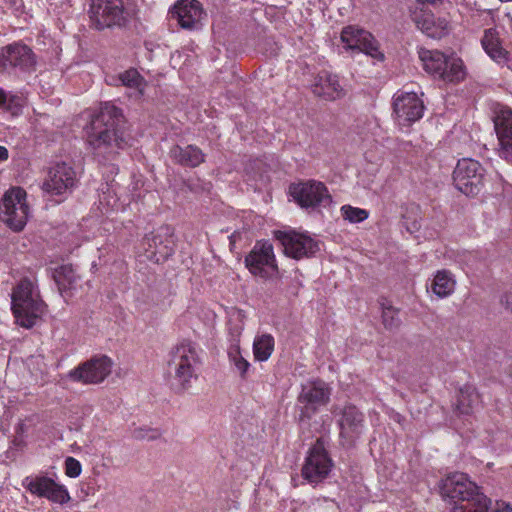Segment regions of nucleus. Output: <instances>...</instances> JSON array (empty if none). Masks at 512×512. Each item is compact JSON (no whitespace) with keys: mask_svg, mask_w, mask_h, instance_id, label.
<instances>
[{"mask_svg":"<svg viewBox=\"0 0 512 512\" xmlns=\"http://www.w3.org/2000/svg\"><path fill=\"white\" fill-rule=\"evenodd\" d=\"M122 122L121 110L112 103H104L86 131L87 143L95 156L111 160L118 149L124 148L126 142L119 128Z\"/></svg>","mask_w":512,"mask_h":512,"instance_id":"nucleus-1","label":"nucleus"},{"mask_svg":"<svg viewBox=\"0 0 512 512\" xmlns=\"http://www.w3.org/2000/svg\"><path fill=\"white\" fill-rule=\"evenodd\" d=\"M441 495L452 507V512H478L483 509L487 497L464 473H454L443 480Z\"/></svg>","mask_w":512,"mask_h":512,"instance_id":"nucleus-2","label":"nucleus"},{"mask_svg":"<svg viewBox=\"0 0 512 512\" xmlns=\"http://www.w3.org/2000/svg\"><path fill=\"white\" fill-rule=\"evenodd\" d=\"M11 300L16 323L24 328H32L46 312L35 279L22 278L13 288Z\"/></svg>","mask_w":512,"mask_h":512,"instance_id":"nucleus-3","label":"nucleus"},{"mask_svg":"<svg viewBox=\"0 0 512 512\" xmlns=\"http://www.w3.org/2000/svg\"><path fill=\"white\" fill-rule=\"evenodd\" d=\"M88 13L98 31L122 28L136 15V5L132 0H91Z\"/></svg>","mask_w":512,"mask_h":512,"instance_id":"nucleus-4","label":"nucleus"},{"mask_svg":"<svg viewBox=\"0 0 512 512\" xmlns=\"http://www.w3.org/2000/svg\"><path fill=\"white\" fill-rule=\"evenodd\" d=\"M198 363L196 345L190 341H183L171 350L168 365L173 372L172 386L176 392L183 393L191 387L192 379L197 378L195 367Z\"/></svg>","mask_w":512,"mask_h":512,"instance_id":"nucleus-5","label":"nucleus"},{"mask_svg":"<svg viewBox=\"0 0 512 512\" xmlns=\"http://www.w3.org/2000/svg\"><path fill=\"white\" fill-rule=\"evenodd\" d=\"M331 394V387L321 379L302 384L297 396L298 421L300 423L309 422L321 408L330 402Z\"/></svg>","mask_w":512,"mask_h":512,"instance_id":"nucleus-6","label":"nucleus"},{"mask_svg":"<svg viewBox=\"0 0 512 512\" xmlns=\"http://www.w3.org/2000/svg\"><path fill=\"white\" fill-rule=\"evenodd\" d=\"M418 56L426 72L446 82H459L464 78L463 63L457 58H448L438 50L420 48Z\"/></svg>","mask_w":512,"mask_h":512,"instance_id":"nucleus-7","label":"nucleus"},{"mask_svg":"<svg viewBox=\"0 0 512 512\" xmlns=\"http://www.w3.org/2000/svg\"><path fill=\"white\" fill-rule=\"evenodd\" d=\"M245 265L254 276L263 279L280 278L273 245L267 241H258L245 257Z\"/></svg>","mask_w":512,"mask_h":512,"instance_id":"nucleus-8","label":"nucleus"},{"mask_svg":"<svg viewBox=\"0 0 512 512\" xmlns=\"http://www.w3.org/2000/svg\"><path fill=\"white\" fill-rule=\"evenodd\" d=\"M29 207L26 192L22 188H13L6 192L0 204V218L11 229L20 231L26 225Z\"/></svg>","mask_w":512,"mask_h":512,"instance_id":"nucleus-9","label":"nucleus"},{"mask_svg":"<svg viewBox=\"0 0 512 512\" xmlns=\"http://www.w3.org/2000/svg\"><path fill=\"white\" fill-rule=\"evenodd\" d=\"M485 169L471 158L458 161L453 171V183L466 196L477 195L484 186Z\"/></svg>","mask_w":512,"mask_h":512,"instance_id":"nucleus-10","label":"nucleus"},{"mask_svg":"<svg viewBox=\"0 0 512 512\" xmlns=\"http://www.w3.org/2000/svg\"><path fill=\"white\" fill-rule=\"evenodd\" d=\"M36 56L32 49L20 42L9 44L0 50V71L30 73L36 69Z\"/></svg>","mask_w":512,"mask_h":512,"instance_id":"nucleus-11","label":"nucleus"},{"mask_svg":"<svg viewBox=\"0 0 512 512\" xmlns=\"http://www.w3.org/2000/svg\"><path fill=\"white\" fill-rule=\"evenodd\" d=\"M290 193L294 200L305 209L326 207L332 201L327 187L322 182L315 180L292 184Z\"/></svg>","mask_w":512,"mask_h":512,"instance_id":"nucleus-12","label":"nucleus"},{"mask_svg":"<svg viewBox=\"0 0 512 512\" xmlns=\"http://www.w3.org/2000/svg\"><path fill=\"white\" fill-rule=\"evenodd\" d=\"M332 460L324 447L322 439H317L310 448L302 467V476L310 483H319L330 473Z\"/></svg>","mask_w":512,"mask_h":512,"instance_id":"nucleus-13","label":"nucleus"},{"mask_svg":"<svg viewBox=\"0 0 512 512\" xmlns=\"http://www.w3.org/2000/svg\"><path fill=\"white\" fill-rule=\"evenodd\" d=\"M77 184V174L74 168L60 162L52 166L42 184V189L49 195L60 196L71 193Z\"/></svg>","mask_w":512,"mask_h":512,"instance_id":"nucleus-14","label":"nucleus"},{"mask_svg":"<svg viewBox=\"0 0 512 512\" xmlns=\"http://www.w3.org/2000/svg\"><path fill=\"white\" fill-rule=\"evenodd\" d=\"M22 485L32 495L46 498L57 504L63 505L70 500L69 492L65 486L44 475L27 476L24 478Z\"/></svg>","mask_w":512,"mask_h":512,"instance_id":"nucleus-15","label":"nucleus"},{"mask_svg":"<svg viewBox=\"0 0 512 512\" xmlns=\"http://www.w3.org/2000/svg\"><path fill=\"white\" fill-rule=\"evenodd\" d=\"M333 413L339 415V436L344 444L353 445L364 430V414L353 404L342 408L335 407Z\"/></svg>","mask_w":512,"mask_h":512,"instance_id":"nucleus-16","label":"nucleus"},{"mask_svg":"<svg viewBox=\"0 0 512 512\" xmlns=\"http://www.w3.org/2000/svg\"><path fill=\"white\" fill-rule=\"evenodd\" d=\"M275 237L283 246L284 253L294 259L311 257L319 250L318 242L305 233L276 231Z\"/></svg>","mask_w":512,"mask_h":512,"instance_id":"nucleus-17","label":"nucleus"},{"mask_svg":"<svg viewBox=\"0 0 512 512\" xmlns=\"http://www.w3.org/2000/svg\"><path fill=\"white\" fill-rule=\"evenodd\" d=\"M112 361L107 356L93 357L72 369L68 376L75 382L83 384H98L103 382L111 373Z\"/></svg>","mask_w":512,"mask_h":512,"instance_id":"nucleus-18","label":"nucleus"},{"mask_svg":"<svg viewBox=\"0 0 512 512\" xmlns=\"http://www.w3.org/2000/svg\"><path fill=\"white\" fill-rule=\"evenodd\" d=\"M341 41L347 49L358 50L378 60H384V54L379 49V43L368 31L354 26H347L341 32Z\"/></svg>","mask_w":512,"mask_h":512,"instance_id":"nucleus-19","label":"nucleus"},{"mask_svg":"<svg viewBox=\"0 0 512 512\" xmlns=\"http://www.w3.org/2000/svg\"><path fill=\"white\" fill-rule=\"evenodd\" d=\"M394 113L400 125L407 126L423 116L424 104L414 92H402L394 97Z\"/></svg>","mask_w":512,"mask_h":512,"instance_id":"nucleus-20","label":"nucleus"},{"mask_svg":"<svg viewBox=\"0 0 512 512\" xmlns=\"http://www.w3.org/2000/svg\"><path fill=\"white\" fill-rule=\"evenodd\" d=\"M169 14L172 19L177 20L181 28L192 30L199 25L204 11L198 0H179Z\"/></svg>","mask_w":512,"mask_h":512,"instance_id":"nucleus-21","label":"nucleus"},{"mask_svg":"<svg viewBox=\"0 0 512 512\" xmlns=\"http://www.w3.org/2000/svg\"><path fill=\"white\" fill-rule=\"evenodd\" d=\"M494 127L499 141V155L512 162V111L500 109L494 118Z\"/></svg>","mask_w":512,"mask_h":512,"instance_id":"nucleus-22","label":"nucleus"},{"mask_svg":"<svg viewBox=\"0 0 512 512\" xmlns=\"http://www.w3.org/2000/svg\"><path fill=\"white\" fill-rule=\"evenodd\" d=\"M416 26L428 37L440 39L450 31V22L446 17L436 16L428 11L415 14Z\"/></svg>","mask_w":512,"mask_h":512,"instance_id":"nucleus-23","label":"nucleus"},{"mask_svg":"<svg viewBox=\"0 0 512 512\" xmlns=\"http://www.w3.org/2000/svg\"><path fill=\"white\" fill-rule=\"evenodd\" d=\"M148 257L156 262L166 259L173 251V240L168 229L165 233L147 235L143 241Z\"/></svg>","mask_w":512,"mask_h":512,"instance_id":"nucleus-24","label":"nucleus"},{"mask_svg":"<svg viewBox=\"0 0 512 512\" xmlns=\"http://www.w3.org/2000/svg\"><path fill=\"white\" fill-rule=\"evenodd\" d=\"M312 89L316 96L323 97L326 100H335L344 94L338 77L327 71L318 74Z\"/></svg>","mask_w":512,"mask_h":512,"instance_id":"nucleus-25","label":"nucleus"},{"mask_svg":"<svg viewBox=\"0 0 512 512\" xmlns=\"http://www.w3.org/2000/svg\"><path fill=\"white\" fill-rule=\"evenodd\" d=\"M170 156L175 163L188 167H197L205 161V154L195 145H175L170 150Z\"/></svg>","mask_w":512,"mask_h":512,"instance_id":"nucleus-26","label":"nucleus"},{"mask_svg":"<svg viewBox=\"0 0 512 512\" xmlns=\"http://www.w3.org/2000/svg\"><path fill=\"white\" fill-rule=\"evenodd\" d=\"M480 404V395L475 387L465 385L460 389L456 404V410L459 414L470 415L480 407Z\"/></svg>","mask_w":512,"mask_h":512,"instance_id":"nucleus-27","label":"nucleus"},{"mask_svg":"<svg viewBox=\"0 0 512 512\" xmlns=\"http://www.w3.org/2000/svg\"><path fill=\"white\" fill-rule=\"evenodd\" d=\"M110 84L125 86L134 91V95L137 98L143 96L145 88L147 86L146 80L140 75V73L134 69H128L123 73H120L117 78H113V82Z\"/></svg>","mask_w":512,"mask_h":512,"instance_id":"nucleus-28","label":"nucleus"},{"mask_svg":"<svg viewBox=\"0 0 512 512\" xmlns=\"http://www.w3.org/2000/svg\"><path fill=\"white\" fill-rule=\"evenodd\" d=\"M485 52L496 62L504 58L505 49L501 46L498 33L494 29H486L481 39Z\"/></svg>","mask_w":512,"mask_h":512,"instance_id":"nucleus-29","label":"nucleus"},{"mask_svg":"<svg viewBox=\"0 0 512 512\" xmlns=\"http://www.w3.org/2000/svg\"><path fill=\"white\" fill-rule=\"evenodd\" d=\"M456 281L451 272L447 270L438 271L431 284L432 291L440 298L453 293Z\"/></svg>","mask_w":512,"mask_h":512,"instance_id":"nucleus-30","label":"nucleus"},{"mask_svg":"<svg viewBox=\"0 0 512 512\" xmlns=\"http://www.w3.org/2000/svg\"><path fill=\"white\" fill-rule=\"evenodd\" d=\"M54 280L60 293L63 295L71 290L77 281V275L69 265H63L54 272Z\"/></svg>","mask_w":512,"mask_h":512,"instance_id":"nucleus-31","label":"nucleus"},{"mask_svg":"<svg viewBox=\"0 0 512 512\" xmlns=\"http://www.w3.org/2000/svg\"><path fill=\"white\" fill-rule=\"evenodd\" d=\"M274 350V338L270 334H263L254 339L253 353L258 361H266Z\"/></svg>","mask_w":512,"mask_h":512,"instance_id":"nucleus-32","label":"nucleus"},{"mask_svg":"<svg viewBox=\"0 0 512 512\" xmlns=\"http://www.w3.org/2000/svg\"><path fill=\"white\" fill-rule=\"evenodd\" d=\"M230 363L234 366L240 378L245 380L250 368V363L242 356L238 345H233L228 351Z\"/></svg>","mask_w":512,"mask_h":512,"instance_id":"nucleus-33","label":"nucleus"},{"mask_svg":"<svg viewBox=\"0 0 512 512\" xmlns=\"http://www.w3.org/2000/svg\"><path fill=\"white\" fill-rule=\"evenodd\" d=\"M341 214L345 220H348L351 223H360L366 220L369 216L367 210L358 207H352L350 205L342 206Z\"/></svg>","mask_w":512,"mask_h":512,"instance_id":"nucleus-34","label":"nucleus"},{"mask_svg":"<svg viewBox=\"0 0 512 512\" xmlns=\"http://www.w3.org/2000/svg\"><path fill=\"white\" fill-rule=\"evenodd\" d=\"M382 322L387 330H397L401 325V320L398 316V310L392 306L383 307Z\"/></svg>","mask_w":512,"mask_h":512,"instance_id":"nucleus-35","label":"nucleus"},{"mask_svg":"<svg viewBox=\"0 0 512 512\" xmlns=\"http://www.w3.org/2000/svg\"><path fill=\"white\" fill-rule=\"evenodd\" d=\"M131 435L136 440L152 441L158 439L161 436V433L158 429L137 427L132 430Z\"/></svg>","mask_w":512,"mask_h":512,"instance_id":"nucleus-36","label":"nucleus"},{"mask_svg":"<svg viewBox=\"0 0 512 512\" xmlns=\"http://www.w3.org/2000/svg\"><path fill=\"white\" fill-rule=\"evenodd\" d=\"M82 468L80 462L73 458L67 457L65 460V473L68 477L76 478L81 474Z\"/></svg>","mask_w":512,"mask_h":512,"instance_id":"nucleus-37","label":"nucleus"},{"mask_svg":"<svg viewBox=\"0 0 512 512\" xmlns=\"http://www.w3.org/2000/svg\"><path fill=\"white\" fill-rule=\"evenodd\" d=\"M18 100H19V98L12 96L9 93H6L4 91H0V105L4 106L6 109L13 110L14 104H15V108H18L19 105H18V103H16V101H18Z\"/></svg>","mask_w":512,"mask_h":512,"instance_id":"nucleus-38","label":"nucleus"},{"mask_svg":"<svg viewBox=\"0 0 512 512\" xmlns=\"http://www.w3.org/2000/svg\"><path fill=\"white\" fill-rule=\"evenodd\" d=\"M491 504L490 499L487 498V502L483 509H479L478 512H512V507L505 502L497 503V507L495 509H490L489 505Z\"/></svg>","mask_w":512,"mask_h":512,"instance_id":"nucleus-39","label":"nucleus"},{"mask_svg":"<svg viewBox=\"0 0 512 512\" xmlns=\"http://www.w3.org/2000/svg\"><path fill=\"white\" fill-rule=\"evenodd\" d=\"M501 304L512 313V293H505L501 297Z\"/></svg>","mask_w":512,"mask_h":512,"instance_id":"nucleus-40","label":"nucleus"},{"mask_svg":"<svg viewBox=\"0 0 512 512\" xmlns=\"http://www.w3.org/2000/svg\"><path fill=\"white\" fill-rule=\"evenodd\" d=\"M497 63L505 65L508 69L512 70V55H510L506 50L504 52V58Z\"/></svg>","mask_w":512,"mask_h":512,"instance_id":"nucleus-41","label":"nucleus"},{"mask_svg":"<svg viewBox=\"0 0 512 512\" xmlns=\"http://www.w3.org/2000/svg\"><path fill=\"white\" fill-rule=\"evenodd\" d=\"M7 158L8 150L5 147L0 146V162L6 160Z\"/></svg>","mask_w":512,"mask_h":512,"instance_id":"nucleus-42","label":"nucleus"},{"mask_svg":"<svg viewBox=\"0 0 512 512\" xmlns=\"http://www.w3.org/2000/svg\"><path fill=\"white\" fill-rule=\"evenodd\" d=\"M417 1L422 4L437 5L438 3H441L443 0H417Z\"/></svg>","mask_w":512,"mask_h":512,"instance_id":"nucleus-43","label":"nucleus"},{"mask_svg":"<svg viewBox=\"0 0 512 512\" xmlns=\"http://www.w3.org/2000/svg\"><path fill=\"white\" fill-rule=\"evenodd\" d=\"M505 16L509 19V26L512 30V7L507 11Z\"/></svg>","mask_w":512,"mask_h":512,"instance_id":"nucleus-44","label":"nucleus"}]
</instances>
